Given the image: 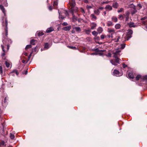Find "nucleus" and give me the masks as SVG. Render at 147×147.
<instances>
[{
  "label": "nucleus",
  "instance_id": "nucleus-54",
  "mask_svg": "<svg viewBox=\"0 0 147 147\" xmlns=\"http://www.w3.org/2000/svg\"><path fill=\"white\" fill-rule=\"evenodd\" d=\"M105 36H105V35H104V34H102V35H101V36H100L101 38L102 39H104L105 38Z\"/></svg>",
  "mask_w": 147,
  "mask_h": 147
},
{
  "label": "nucleus",
  "instance_id": "nucleus-3",
  "mask_svg": "<svg viewBox=\"0 0 147 147\" xmlns=\"http://www.w3.org/2000/svg\"><path fill=\"white\" fill-rule=\"evenodd\" d=\"M9 98L8 96H6L4 99V101L2 100V105L4 107H5L8 104V101Z\"/></svg>",
  "mask_w": 147,
  "mask_h": 147
},
{
  "label": "nucleus",
  "instance_id": "nucleus-5",
  "mask_svg": "<svg viewBox=\"0 0 147 147\" xmlns=\"http://www.w3.org/2000/svg\"><path fill=\"white\" fill-rule=\"evenodd\" d=\"M69 4L70 6L71 7V8L73 10V8L75 7L76 5V3L75 0H71L69 1Z\"/></svg>",
  "mask_w": 147,
  "mask_h": 147
},
{
  "label": "nucleus",
  "instance_id": "nucleus-19",
  "mask_svg": "<svg viewBox=\"0 0 147 147\" xmlns=\"http://www.w3.org/2000/svg\"><path fill=\"white\" fill-rule=\"evenodd\" d=\"M72 21L73 22H75L78 20L77 17L72 13Z\"/></svg>",
  "mask_w": 147,
  "mask_h": 147
},
{
  "label": "nucleus",
  "instance_id": "nucleus-25",
  "mask_svg": "<svg viewBox=\"0 0 147 147\" xmlns=\"http://www.w3.org/2000/svg\"><path fill=\"white\" fill-rule=\"evenodd\" d=\"M105 9H108L110 10H111L112 9V8L111 6L109 5H107L105 7Z\"/></svg>",
  "mask_w": 147,
  "mask_h": 147
},
{
  "label": "nucleus",
  "instance_id": "nucleus-49",
  "mask_svg": "<svg viewBox=\"0 0 147 147\" xmlns=\"http://www.w3.org/2000/svg\"><path fill=\"white\" fill-rule=\"evenodd\" d=\"M13 73H16L17 75L19 74V73L18 72V71L17 70H15L13 71Z\"/></svg>",
  "mask_w": 147,
  "mask_h": 147
},
{
  "label": "nucleus",
  "instance_id": "nucleus-17",
  "mask_svg": "<svg viewBox=\"0 0 147 147\" xmlns=\"http://www.w3.org/2000/svg\"><path fill=\"white\" fill-rule=\"evenodd\" d=\"M118 6V4L117 2L113 3L112 4V7L115 8H117Z\"/></svg>",
  "mask_w": 147,
  "mask_h": 147
},
{
  "label": "nucleus",
  "instance_id": "nucleus-39",
  "mask_svg": "<svg viewBox=\"0 0 147 147\" xmlns=\"http://www.w3.org/2000/svg\"><path fill=\"white\" fill-rule=\"evenodd\" d=\"M68 47L71 49H72L74 50L76 49V47L72 46H68Z\"/></svg>",
  "mask_w": 147,
  "mask_h": 147
},
{
  "label": "nucleus",
  "instance_id": "nucleus-44",
  "mask_svg": "<svg viewBox=\"0 0 147 147\" xmlns=\"http://www.w3.org/2000/svg\"><path fill=\"white\" fill-rule=\"evenodd\" d=\"M10 137L11 139H13L14 138L15 136L14 134L11 133L10 134Z\"/></svg>",
  "mask_w": 147,
  "mask_h": 147
},
{
  "label": "nucleus",
  "instance_id": "nucleus-35",
  "mask_svg": "<svg viewBox=\"0 0 147 147\" xmlns=\"http://www.w3.org/2000/svg\"><path fill=\"white\" fill-rule=\"evenodd\" d=\"M107 26H112L113 25L112 22L111 21L108 22L107 24Z\"/></svg>",
  "mask_w": 147,
  "mask_h": 147
},
{
  "label": "nucleus",
  "instance_id": "nucleus-23",
  "mask_svg": "<svg viewBox=\"0 0 147 147\" xmlns=\"http://www.w3.org/2000/svg\"><path fill=\"white\" fill-rule=\"evenodd\" d=\"M92 50L96 52H103L105 50H99L98 48L94 49Z\"/></svg>",
  "mask_w": 147,
  "mask_h": 147
},
{
  "label": "nucleus",
  "instance_id": "nucleus-8",
  "mask_svg": "<svg viewBox=\"0 0 147 147\" xmlns=\"http://www.w3.org/2000/svg\"><path fill=\"white\" fill-rule=\"evenodd\" d=\"M73 29H74L75 31L78 33H79L81 31V29L79 27L74 26L73 27Z\"/></svg>",
  "mask_w": 147,
  "mask_h": 147
},
{
  "label": "nucleus",
  "instance_id": "nucleus-58",
  "mask_svg": "<svg viewBox=\"0 0 147 147\" xmlns=\"http://www.w3.org/2000/svg\"><path fill=\"white\" fill-rule=\"evenodd\" d=\"M68 25V24L66 22H64L62 24V25L63 26H65Z\"/></svg>",
  "mask_w": 147,
  "mask_h": 147
},
{
  "label": "nucleus",
  "instance_id": "nucleus-53",
  "mask_svg": "<svg viewBox=\"0 0 147 147\" xmlns=\"http://www.w3.org/2000/svg\"><path fill=\"white\" fill-rule=\"evenodd\" d=\"M111 37V35L110 34H107L105 36V38H109Z\"/></svg>",
  "mask_w": 147,
  "mask_h": 147
},
{
  "label": "nucleus",
  "instance_id": "nucleus-41",
  "mask_svg": "<svg viewBox=\"0 0 147 147\" xmlns=\"http://www.w3.org/2000/svg\"><path fill=\"white\" fill-rule=\"evenodd\" d=\"M111 63L113 64V65H117V63L115 62V61L114 60H111Z\"/></svg>",
  "mask_w": 147,
  "mask_h": 147
},
{
  "label": "nucleus",
  "instance_id": "nucleus-43",
  "mask_svg": "<svg viewBox=\"0 0 147 147\" xmlns=\"http://www.w3.org/2000/svg\"><path fill=\"white\" fill-rule=\"evenodd\" d=\"M115 60H114L115 61V62L117 63H119V60L120 59L118 58V57H117V58H115Z\"/></svg>",
  "mask_w": 147,
  "mask_h": 147
},
{
  "label": "nucleus",
  "instance_id": "nucleus-31",
  "mask_svg": "<svg viewBox=\"0 0 147 147\" xmlns=\"http://www.w3.org/2000/svg\"><path fill=\"white\" fill-rule=\"evenodd\" d=\"M112 20L115 22H116L117 21V18L115 16H113L112 18Z\"/></svg>",
  "mask_w": 147,
  "mask_h": 147
},
{
  "label": "nucleus",
  "instance_id": "nucleus-22",
  "mask_svg": "<svg viewBox=\"0 0 147 147\" xmlns=\"http://www.w3.org/2000/svg\"><path fill=\"white\" fill-rule=\"evenodd\" d=\"M97 31L98 33H99V34H100L103 31V29L101 27H99L97 29Z\"/></svg>",
  "mask_w": 147,
  "mask_h": 147
},
{
  "label": "nucleus",
  "instance_id": "nucleus-59",
  "mask_svg": "<svg viewBox=\"0 0 147 147\" xmlns=\"http://www.w3.org/2000/svg\"><path fill=\"white\" fill-rule=\"evenodd\" d=\"M81 11L82 13H85V12L84 10V9H83L82 8H81Z\"/></svg>",
  "mask_w": 147,
  "mask_h": 147
},
{
  "label": "nucleus",
  "instance_id": "nucleus-28",
  "mask_svg": "<svg viewBox=\"0 0 147 147\" xmlns=\"http://www.w3.org/2000/svg\"><path fill=\"white\" fill-rule=\"evenodd\" d=\"M0 145L1 146H6V144H5V142L3 140H1L0 142Z\"/></svg>",
  "mask_w": 147,
  "mask_h": 147
},
{
  "label": "nucleus",
  "instance_id": "nucleus-34",
  "mask_svg": "<svg viewBox=\"0 0 147 147\" xmlns=\"http://www.w3.org/2000/svg\"><path fill=\"white\" fill-rule=\"evenodd\" d=\"M94 13L95 14L97 15H98L99 14L100 12L98 9H97L94 11Z\"/></svg>",
  "mask_w": 147,
  "mask_h": 147
},
{
  "label": "nucleus",
  "instance_id": "nucleus-10",
  "mask_svg": "<svg viewBox=\"0 0 147 147\" xmlns=\"http://www.w3.org/2000/svg\"><path fill=\"white\" fill-rule=\"evenodd\" d=\"M127 24L129 25L130 28L132 27L135 28L136 26V25H134V23L133 22H130L129 23H128Z\"/></svg>",
  "mask_w": 147,
  "mask_h": 147
},
{
  "label": "nucleus",
  "instance_id": "nucleus-56",
  "mask_svg": "<svg viewBox=\"0 0 147 147\" xmlns=\"http://www.w3.org/2000/svg\"><path fill=\"white\" fill-rule=\"evenodd\" d=\"M106 56L107 57H111V54L110 53H108V54L106 55Z\"/></svg>",
  "mask_w": 147,
  "mask_h": 147
},
{
  "label": "nucleus",
  "instance_id": "nucleus-55",
  "mask_svg": "<svg viewBox=\"0 0 147 147\" xmlns=\"http://www.w3.org/2000/svg\"><path fill=\"white\" fill-rule=\"evenodd\" d=\"M122 65L123 68H125L126 67H127V65H125L124 63H123L122 64Z\"/></svg>",
  "mask_w": 147,
  "mask_h": 147
},
{
  "label": "nucleus",
  "instance_id": "nucleus-13",
  "mask_svg": "<svg viewBox=\"0 0 147 147\" xmlns=\"http://www.w3.org/2000/svg\"><path fill=\"white\" fill-rule=\"evenodd\" d=\"M113 75L115 76H119V71L117 70L116 69H115L114 70L113 72Z\"/></svg>",
  "mask_w": 147,
  "mask_h": 147
},
{
  "label": "nucleus",
  "instance_id": "nucleus-61",
  "mask_svg": "<svg viewBox=\"0 0 147 147\" xmlns=\"http://www.w3.org/2000/svg\"><path fill=\"white\" fill-rule=\"evenodd\" d=\"M58 4V3L56 1H54V6L57 5Z\"/></svg>",
  "mask_w": 147,
  "mask_h": 147
},
{
  "label": "nucleus",
  "instance_id": "nucleus-11",
  "mask_svg": "<svg viewBox=\"0 0 147 147\" xmlns=\"http://www.w3.org/2000/svg\"><path fill=\"white\" fill-rule=\"evenodd\" d=\"M128 76L130 78L133 79L134 78V73L131 71L128 74Z\"/></svg>",
  "mask_w": 147,
  "mask_h": 147
},
{
  "label": "nucleus",
  "instance_id": "nucleus-50",
  "mask_svg": "<svg viewBox=\"0 0 147 147\" xmlns=\"http://www.w3.org/2000/svg\"><path fill=\"white\" fill-rule=\"evenodd\" d=\"M94 39L95 40H100V37L99 36H96L94 38Z\"/></svg>",
  "mask_w": 147,
  "mask_h": 147
},
{
  "label": "nucleus",
  "instance_id": "nucleus-51",
  "mask_svg": "<svg viewBox=\"0 0 147 147\" xmlns=\"http://www.w3.org/2000/svg\"><path fill=\"white\" fill-rule=\"evenodd\" d=\"M125 44H122L121 45V49H123L125 47Z\"/></svg>",
  "mask_w": 147,
  "mask_h": 147
},
{
  "label": "nucleus",
  "instance_id": "nucleus-14",
  "mask_svg": "<svg viewBox=\"0 0 147 147\" xmlns=\"http://www.w3.org/2000/svg\"><path fill=\"white\" fill-rule=\"evenodd\" d=\"M97 26V24L96 23H95L94 22L92 23L91 24V29H94Z\"/></svg>",
  "mask_w": 147,
  "mask_h": 147
},
{
  "label": "nucleus",
  "instance_id": "nucleus-9",
  "mask_svg": "<svg viewBox=\"0 0 147 147\" xmlns=\"http://www.w3.org/2000/svg\"><path fill=\"white\" fill-rule=\"evenodd\" d=\"M0 9L2 10L3 13L4 14V16H6V11L5 9L2 5L0 4Z\"/></svg>",
  "mask_w": 147,
  "mask_h": 147
},
{
  "label": "nucleus",
  "instance_id": "nucleus-30",
  "mask_svg": "<svg viewBox=\"0 0 147 147\" xmlns=\"http://www.w3.org/2000/svg\"><path fill=\"white\" fill-rule=\"evenodd\" d=\"M121 27V25L119 24H117L115 26V28L117 29H119Z\"/></svg>",
  "mask_w": 147,
  "mask_h": 147
},
{
  "label": "nucleus",
  "instance_id": "nucleus-62",
  "mask_svg": "<svg viewBox=\"0 0 147 147\" xmlns=\"http://www.w3.org/2000/svg\"><path fill=\"white\" fill-rule=\"evenodd\" d=\"M121 38V37L120 36H119L117 38L116 41V42H118L119 41V39Z\"/></svg>",
  "mask_w": 147,
  "mask_h": 147
},
{
  "label": "nucleus",
  "instance_id": "nucleus-37",
  "mask_svg": "<svg viewBox=\"0 0 147 147\" xmlns=\"http://www.w3.org/2000/svg\"><path fill=\"white\" fill-rule=\"evenodd\" d=\"M118 18L120 20H122L124 18V16L121 14L119 16Z\"/></svg>",
  "mask_w": 147,
  "mask_h": 147
},
{
  "label": "nucleus",
  "instance_id": "nucleus-6",
  "mask_svg": "<svg viewBox=\"0 0 147 147\" xmlns=\"http://www.w3.org/2000/svg\"><path fill=\"white\" fill-rule=\"evenodd\" d=\"M121 52V51L118 50L116 51L115 52H113V57L114 58L118 57L120 56L119 53Z\"/></svg>",
  "mask_w": 147,
  "mask_h": 147
},
{
  "label": "nucleus",
  "instance_id": "nucleus-2",
  "mask_svg": "<svg viewBox=\"0 0 147 147\" xmlns=\"http://www.w3.org/2000/svg\"><path fill=\"white\" fill-rule=\"evenodd\" d=\"M7 36H5L4 35V33H3V34L2 41L4 45L5 46H7V50H8L9 48V44L11 43L12 41L10 39H7V40H8V42H6V39L7 37Z\"/></svg>",
  "mask_w": 147,
  "mask_h": 147
},
{
  "label": "nucleus",
  "instance_id": "nucleus-52",
  "mask_svg": "<svg viewBox=\"0 0 147 147\" xmlns=\"http://www.w3.org/2000/svg\"><path fill=\"white\" fill-rule=\"evenodd\" d=\"M86 7L88 9L92 8V7L91 6H90L88 5H86Z\"/></svg>",
  "mask_w": 147,
  "mask_h": 147
},
{
  "label": "nucleus",
  "instance_id": "nucleus-38",
  "mask_svg": "<svg viewBox=\"0 0 147 147\" xmlns=\"http://www.w3.org/2000/svg\"><path fill=\"white\" fill-rule=\"evenodd\" d=\"M4 122L3 123H1V125H2V126L3 127V132H2V134L3 135L4 134V127H5Z\"/></svg>",
  "mask_w": 147,
  "mask_h": 147
},
{
  "label": "nucleus",
  "instance_id": "nucleus-36",
  "mask_svg": "<svg viewBox=\"0 0 147 147\" xmlns=\"http://www.w3.org/2000/svg\"><path fill=\"white\" fill-rule=\"evenodd\" d=\"M92 33L93 35L95 36H96L98 34V32H96L95 31H94L92 32Z\"/></svg>",
  "mask_w": 147,
  "mask_h": 147
},
{
  "label": "nucleus",
  "instance_id": "nucleus-15",
  "mask_svg": "<svg viewBox=\"0 0 147 147\" xmlns=\"http://www.w3.org/2000/svg\"><path fill=\"white\" fill-rule=\"evenodd\" d=\"M1 47L2 49V50L3 51V53H2L1 56L3 58V57H4V56L5 55V50L4 49V46L3 45H1Z\"/></svg>",
  "mask_w": 147,
  "mask_h": 147
},
{
  "label": "nucleus",
  "instance_id": "nucleus-26",
  "mask_svg": "<svg viewBox=\"0 0 147 147\" xmlns=\"http://www.w3.org/2000/svg\"><path fill=\"white\" fill-rule=\"evenodd\" d=\"M91 29H89L88 30L85 29L84 30V32H85L87 34H89L91 32Z\"/></svg>",
  "mask_w": 147,
  "mask_h": 147
},
{
  "label": "nucleus",
  "instance_id": "nucleus-32",
  "mask_svg": "<svg viewBox=\"0 0 147 147\" xmlns=\"http://www.w3.org/2000/svg\"><path fill=\"white\" fill-rule=\"evenodd\" d=\"M32 46L31 45H27L25 47V49L26 50H27L28 49H30L32 47Z\"/></svg>",
  "mask_w": 147,
  "mask_h": 147
},
{
  "label": "nucleus",
  "instance_id": "nucleus-33",
  "mask_svg": "<svg viewBox=\"0 0 147 147\" xmlns=\"http://www.w3.org/2000/svg\"><path fill=\"white\" fill-rule=\"evenodd\" d=\"M142 80L143 81H147V75L142 77Z\"/></svg>",
  "mask_w": 147,
  "mask_h": 147
},
{
  "label": "nucleus",
  "instance_id": "nucleus-64",
  "mask_svg": "<svg viewBox=\"0 0 147 147\" xmlns=\"http://www.w3.org/2000/svg\"><path fill=\"white\" fill-rule=\"evenodd\" d=\"M104 9V8L103 7H100L98 8V9L102 10Z\"/></svg>",
  "mask_w": 147,
  "mask_h": 147
},
{
  "label": "nucleus",
  "instance_id": "nucleus-18",
  "mask_svg": "<svg viewBox=\"0 0 147 147\" xmlns=\"http://www.w3.org/2000/svg\"><path fill=\"white\" fill-rule=\"evenodd\" d=\"M54 30L53 28L50 27L48 28L46 30V32L47 33H50Z\"/></svg>",
  "mask_w": 147,
  "mask_h": 147
},
{
  "label": "nucleus",
  "instance_id": "nucleus-42",
  "mask_svg": "<svg viewBox=\"0 0 147 147\" xmlns=\"http://www.w3.org/2000/svg\"><path fill=\"white\" fill-rule=\"evenodd\" d=\"M45 48H46L47 49L49 48V44L48 43H47L45 44Z\"/></svg>",
  "mask_w": 147,
  "mask_h": 147
},
{
  "label": "nucleus",
  "instance_id": "nucleus-24",
  "mask_svg": "<svg viewBox=\"0 0 147 147\" xmlns=\"http://www.w3.org/2000/svg\"><path fill=\"white\" fill-rule=\"evenodd\" d=\"M71 9V11L72 12V13H73V14H74V12H77L78 11V8L77 7H74L73 9V10L72 9V8Z\"/></svg>",
  "mask_w": 147,
  "mask_h": 147
},
{
  "label": "nucleus",
  "instance_id": "nucleus-60",
  "mask_svg": "<svg viewBox=\"0 0 147 147\" xmlns=\"http://www.w3.org/2000/svg\"><path fill=\"white\" fill-rule=\"evenodd\" d=\"M27 73H28V71L27 70H26L25 71H24L22 72V73L23 74H24L25 75H26L27 74Z\"/></svg>",
  "mask_w": 147,
  "mask_h": 147
},
{
  "label": "nucleus",
  "instance_id": "nucleus-63",
  "mask_svg": "<svg viewBox=\"0 0 147 147\" xmlns=\"http://www.w3.org/2000/svg\"><path fill=\"white\" fill-rule=\"evenodd\" d=\"M53 7L52 6H50L49 7V9L51 11Z\"/></svg>",
  "mask_w": 147,
  "mask_h": 147
},
{
  "label": "nucleus",
  "instance_id": "nucleus-1",
  "mask_svg": "<svg viewBox=\"0 0 147 147\" xmlns=\"http://www.w3.org/2000/svg\"><path fill=\"white\" fill-rule=\"evenodd\" d=\"M4 16L2 18V26L4 28V32H3V34L4 33V35L6 36L8 35V28L7 27L8 23V20L7 18H6L5 20H4V19L5 18Z\"/></svg>",
  "mask_w": 147,
  "mask_h": 147
},
{
  "label": "nucleus",
  "instance_id": "nucleus-4",
  "mask_svg": "<svg viewBox=\"0 0 147 147\" xmlns=\"http://www.w3.org/2000/svg\"><path fill=\"white\" fill-rule=\"evenodd\" d=\"M127 34L126 35V38L127 40H128L130 38H131L132 36L131 35H132L133 34V31L131 29H129L127 30Z\"/></svg>",
  "mask_w": 147,
  "mask_h": 147
},
{
  "label": "nucleus",
  "instance_id": "nucleus-46",
  "mask_svg": "<svg viewBox=\"0 0 147 147\" xmlns=\"http://www.w3.org/2000/svg\"><path fill=\"white\" fill-rule=\"evenodd\" d=\"M90 16H91L92 17V18H94L95 19H97L96 17L95 16L94 14H91Z\"/></svg>",
  "mask_w": 147,
  "mask_h": 147
},
{
  "label": "nucleus",
  "instance_id": "nucleus-16",
  "mask_svg": "<svg viewBox=\"0 0 147 147\" xmlns=\"http://www.w3.org/2000/svg\"><path fill=\"white\" fill-rule=\"evenodd\" d=\"M71 26H67L64 27L63 28V29L65 31H69L71 28Z\"/></svg>",
  "mask_w": 147,
  "mask_h": 147
},
{
  "label": "nucleus",
  "instance_id": "nucleus-29",
  "mask_svg": "<svg viewBox=\"0 0 147 147\" xmlns=\"http://www.w3.org/2000/svg\"><path fill=\"white\" fill-rule=\"evenodd\" d=\"M3 4L5 6H7L8 5L7 3V0H4L3 1V3H1Z\"/></svg>",
  "mask_w": 147,
  "mask_h": 147
},
{
  "label": "nucleus",
  "instance_id": "nucleus-27",
  "mask_svg": "<svg viewBox=\"0 0 147 147\" xmlns=\"http://www.w3.org/2000/svg\"><path fill=\"white\" fill-rule=\"evenodd\" d=\"M142 77L140 75H138L135 78V80L136 81H138L140 78H141V79L142 80Z\"/></svg>",
  "mask_w": 147,
  "mask_h": 147
},
{
  "label": "nucleus",
  "instance_id": "nucleus-45",
  "mask_svg": "<svg viewBox=\"0 0 147 147\" xmlns=\"http://www.w3.org/2000/svg\"><path fill=\"white\" fill-rule=\"evenodd\" d=\"M124 10V9L123 8H121L119 10H117V12L118 13H120L123 11Z\"/></svg>",
  "mask_w": 147,
  "mask_h": 147
},
{
  "label": "nucleus",
  "instance_id": "nucleus-21",
  "mask_svg": "<svg viewBox=\"0 0 147 147\" xmlns=\"http://www.w3.org/2000/svg\"><path fill=\"white\" fill-rule=\"evenodd\" d=\"M108 31L109 33L114 34L115 32V30L113 29H110L108 28Z\"/></svg>",
  "mask_w": 147,
  "mask_h": 147
},
{
  "label": "nucleus",
  "instance_id": "nucleus-48",
  "mask_svg": "<svg viewBox=\"0 0 147 147\" xmlns=\"http://www.w3.org/2000/svg\"><path fill=\"white\" fill-rule=\"evenodd\" d=\"M3 69L2 67L1 66H0V74L2 75V74H3Z\"/></svg>",
  "mask_w": 147,
  "mask_h": 147
},
{
  "label": "nucleus",
  "instance_id": "nucleus-47",
  "mask_svg": "<svg viewBox=\"0 0 147 147\" xmlns=\"http://www.w3.org/2000/svg\"><path fill=\"white\" fill-rule=\"evenodd\" d=\"M5 64L7 67H9L10 64L9 62L6 61L5 62Z\"/></svg>",
  "mask_w": 147,
  "mask_h": 147
},
{
  "label": "nucleus",
  "instance_id": "nucleus-12",
  "mask_svg": "<svg viewBox=\"0 0 147 147\" xmlns=\"http://www.w3.org/2000/svg\"><path fill=\"white\" fill-rule=\"evenodd\" d=\"M37 46H36V47H35L34 48H34H32V52H31L30 53V55L28 57V58L29 59H30V56L32 54V53L34 52H36V51H37V50H36V49H37Z\"/></svg>",
  "mask_w": 147,
  "mask_h": 147
},
{
  "label": "nucleus",
  "instance_id": "nucleus-20",
  "mask_svg": "<svg viewBox=\"0 0 147 147\" xmlns=\"http://www.w3.org/2000/svg\"><path fill=\"white\" fill-rule=\"evenodd\" d=\"M36 40L34 39H32L30 40V43L31 45H35L36 44Z\"/></svg>",
  "mask_w": 147,
  "mask_h": 147
},
{
  "label": "nucleus",
  "instance_id": "nucleus-7",
  "mask_svg": "<svg viewBox=\"0 0 147 147\" xmlns=\"http://www.w3.org/2000/svg\"><path fill=\"white\" fill-rule=\"evenodd\" d=\"M129 14L130 13L128 11H127L125 12V14H124V18H125V21L126 22L128 21L129 18Z\"/></svg>",
  "mask_w": 147,
  "mask_h": 147
},
{
  "label": "nucleus",
  "instance_id": "nucleus-57",
  "mask_svg": "<svg viewBox=\"0 0 147 147\" xmlns=\"http://www.w3.org/2000/svg\"><path fill=\"white\" fill-rule=\"evenodd\" d=\"M138 6L139 7L138 9H140V8L142 7V6L140 4H139L138 5Z\"/></svg>",
  "mask_w": 147,
  "mask_h": 147
},
{
  "label": "nucleus",
  "instance_id": "nucleus-40",
  "mask_svg": "<svg viewBox=\"0 0 147 147\" xmlns=\"http://www.w3.org/2000/svg\"><path fill=\"white\" fill-rule=\"evenodd\" d=\"M38 35L39 36H41L43 35L44 34L42 32H39L38 33Z\"/></svg>",
  "mask_w": 147,
  "mask_h": 147
}]
</instances>
